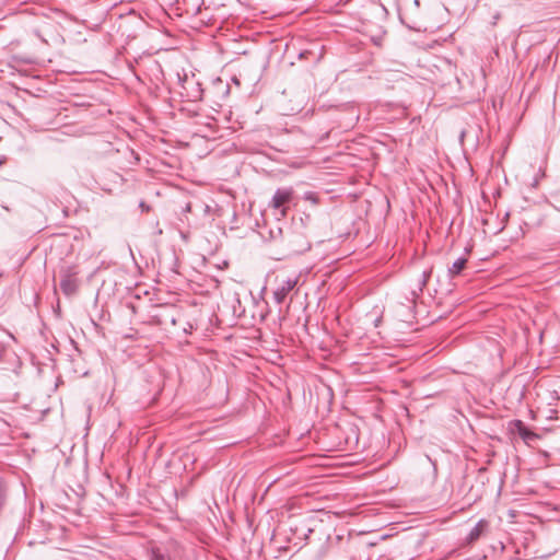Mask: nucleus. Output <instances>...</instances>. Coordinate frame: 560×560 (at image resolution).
I'll return each instance as SVG.
<instances>
[{
	"label": "nucleus",
	"mask_w": 560,
	"mask_h": 560,
	"mask_svg": "<svg viewBox=\"0 0 560 560\" xmlns=\"http://www.w3.org/2000/svg\"><path fill=\"white\" fill-rule=\"evenodd\" d=\"M465 265H466V259L465 258H459L457 259L453 266L451 267L450 271L452 275H458L464 268H465Z\"/></svg>",
	"instance_id": "obj_6"
},
{
	"label": "nucleus",
	"mask_w": 560,
	"mask_h": 560,
	"mask_svg": "<svg viewBox=\"0 0 560 560\" xmlns=\"http://www.w3.org/2000/svg\"><path fill=\"white\" fill-rule=\"evenodd\" d=\"M488 522L485 520H481L478 522V524L471 529L469 534V539L471 541L477 540L487 529Z\"/></svg>",
	"instance_id": "obj_4"
},
{
	"label": "nucleus",
	"mask_w": 560,
	"mask_h": 560,
	"mask_svg": "<svg viewBox=\"0 0 560 560\" xmlns=\"http://www.w3.org/2000/svg\"><path fill=\"white\" fill-rule=\"evenodd\" d=\"M60 287L67 295L73 294L77 290V283L69 275L61 280Z\"/></svg>",
	"instance_id": "obj_3"
},
{
	"label": "nucleus",
	"mask_w": 560,
	"mask_h": 560,
	"mask_svg": "<svg viewBox=\"0 0 560 560\" xmlns=\"http://www.w3.org/2000/svg\"><path fill=\"white\" fill-rule=\"evenodd\" d=\"M518 433L521 435V438L527 443H532L536 440H538V435L532 431H529L528 429L524 428V427H521L520 430H518Z\"/></svg>",
	"instance_id": "obj_5"
},
{
	"label": "nucleus",
	"mask_w": 560,
	"mask_h": 560,
	"mask_svg": "<svg viewBox=\"0 0 560 560\" xmlns=\"http://www.w3.org/2000/svg\"><path fill=\"white\" fill-rule=\"evenodd\" d=\"M152 560H170V558L163 553H161L159 550L152 551Z\"/></svg>",
	"instance_id": "obj_7"
},
{
	"label": "nucleus",
	"mask_w": 560,
	"mask_h": 560,
	"mask_svg": "<svg viewBox=\"0 0 560 560\" xmlns=\"http://www.w3.org/2000/svg\"><path fill=\"white\" fill-rule=\"evenodd\" d=\"M294 191L291 188L278 189L270 202L271 208L280 210L282 218L288 214V205L292 201Z\"/></svg>",
	"instance_id": "obj_1"
},
{
	"label": "nucleus",
	"mask_w": 560,
	"mask_h": 560,
	"mask_svg": "<svg viewBox=\"0 0 560 560\" xmlns=\"http://www.w3.org/2000/svg\"><path fill=\"white\" fill-rule=\"evenodd\" d=\"M295 284V280H288L283 285L278 288L275 292V299L277 303H282L288 293L294 288Z\"/></svg>",
	"instance_id": "obj_2"
}]
</instances>
